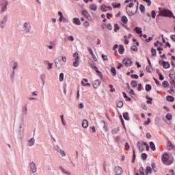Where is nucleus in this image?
<instances>
[{"mask_svg": "<svg viewBox=\"0 0 175 175\" xmlns=\"http://www.w3.org/2000/svg\"><path fill=\"white\" fill-rule=\"evenodd\" d=\"M101 57L103 61H109V59L107 58V55H105V54H102Z\"/></svg>", "mask_w": 175, "mask_h": 175, "instance_id": "603ef678", "label": "nucleus"}, {"mask_svg": "<svg viewBox=\"0 0 175 175\" xmlns=\"http://www.w3.org/2000/svg\"><path fill=\"white\" fill-rule=\"evenodd\" d=\"M135 31L136 32V33H137L138 35H140V38H142V36H143V31H142V28L137 27L135 28Z\"/></svg>", "mask_w": 175, "mask_h": 175, "instance_id": "f8f14e48", "label": "nucleus"}, {"mask_svg": "<svg viewBox=\"0 0 175 175\" xmlns=\"http://www.w3.org/2000/svg\"><path fill=\"white\" fill-rule=\"evenodd\" d=\"M139 10L141 11V13H143L144 10H146V7H144L143 4H141L139 5Z\"/></svg>", "mask_w": 175, "mask_h": 175, "instance_id": "a19ab883", "label": "nucleus"}, {"mask_svg": "<svg viewBox=\"0 0 175 175\" xmlns=\"http://www.w3.org/2000/svg\"><path fill=\"white\" fill-rule=\"evenodd\" d=\"M142 159H144V161H146L147 159V154L146 153H142Z\"/></svg>", "mask_w": 175, "mask_h": 175, "instance_id": "4d7b16f0", "label": "nucleus"}, {"mask_svg": "<svg viewBox=\"0 0 175 175\" xmlns=\"http://www.w3.org/2000/svg\"><path fill=\"white\" fill-rule=\"evenodd\" d=\"M152 170L154 171V173H157L158 172V169L157 168V165H155V163H152Z\"/></svg>", "mask_w": 175, "mask_h": 175, "instance_id": "473e14b6", "label": "nucleus"}, {"mask_svg": "<svg viewBox=\"0 0 175 175\" xmlns=\"http://www.w3.org/2000/svg\"><path fill=\"white\" fill-rule=\"evenodd\" d=\"M90 66H91L93 69H94V67L96 66V65H95V63H94V61H92V60L90 62Z\"/></svg>", "mask_w": 175, "mask_h": 175, "instance_id": "13d9d810", "label": "nucleus"}, {"mask_svg": "<svg viewBox=\"0 0 175 175\" xmlns=\"http://www.w3.org/2000/svg\"><path fill=\"white\" fill-rule=\"evenodd\" d=\"M58 16H60V18H59V21L62 22V18L64 17V14H62V12H58Z\"/></svg>", "mask_w": 175, "mask_h": 175, "instance_id": "49530a36", "label": "nucleus"}, {"mask_svg": "<svg viewBox=\"0 0 175 175\" xmlns=\"http://www.w3.org/2000/svg\"><path fill=\"white\" fill-rule=\"evenodd\" d=\"M73 23L74 24H76V25H80L81 24V22H80V19H79L78 18H74Z\"/></svg>", "mask_w": 175, "mask_h": 175, "instance_id": "412c9836", "label": "nucleus"}, {"mask_svg": "<svg viewBox=\"0 0 175 175\" xmlns=\"http://www.w3.org/2000/svg\"><path fill=\"white\" fill-rule=\"evenodd\" d=\"M111 72L113 76H116V75H117V71L116 70V68L114 67H111Z\"/></svg>", "mask_w": 175, "mask_h": 175, "instance_id": "4c0bfd02", "label": "nucleus"}, {"mask_svg": "<svg viewBox=\"0 0 175 175\" xmlns=\"http://www.w3.org/2000/svg\"><path fill=\"white\" fill-rule=\"evenodd\" d=\"M127 92L129 93L131 97H133V96H135V92H133V90L132 89H130L129 91H127Z\"/></svg>", "mask_w": 175, "mask_h": 175, "instance_id": "c03bdc74", "label": "nucleus"}, {"mask_svg": "<svg viewBox=\"0 0 175 175\" xmlns=\"http://www.w3.org/2000/svg\"><path fill=\"white\" fill-rule=\"evenodd\" d=\"M131 77L132 79H139V75L132 74V75H131Z\"/></svg>", "mask_w": 175, "mask_h": 175, "instance_id": "0e129e2a", "label": "nucleus"}, {"mask_svg": "<svg viewBox=\"0 0 175 175\" xmlns=\"http://www.w3.org/2000/svg\"><path fill=\"white\" fill-rule=\"evenodd\" d=\"M151 53H152V55L153 57H157V50L156 49H154V48H152Z\"/></svg>", "mask_w": 175, "mask_h": 175, "instance_id": "e433bc0d", "label": "nucleus"}, {"mask_svg": "<svg viewBox=\"0 0 175 175\" xmlns=\"http://www.w3.org/2000/svg\"><path fill=\"white\" fill-rule=\"evenodd\" d=\"M79 65H80L79 59L75 60V62H74V63H73V66L75 68H77V66H79Z\"/></svg>", "mask_w": 175, "mask_h": 175, "instance_id": "2f4dec72", "label": "nucleus"}, {"mask_svg": "<svg viewBox=\"0 0 175 175\" xmlns=\"http://www.w3.org/2000/svg\"><path fill=\"white\" fill-rule=\"evenodd\" d=\"M100 124H101V125H103L104 129H105L106 131H107V127L106 126V123L105 122V121L101 120V121H100Z\"/></svg>", "mask_w": 175, "mask_h": 175, "instance_id": "ea45409f", "label": "nucleus"}, {"mask_svg": "<svg viewBox=\"0 0 175 175\" xmlns=\"http://www.w3.org/2000/svg\"><path fill=\"white\" fill-rule=\"evenodd\" d=\"M123 170L122 168L120 166H118L115 168V174L116 175H121L122 174Z\"/></svg>", "mask_w": 175, "mask_h": 175, "instance_id": "9d476101", "label": "nucleus"}, {"mask_svg": "<svg viewBox=\"0 0 175 175\" xmlns=\"http://www.w3.org/2000/svg\"><path fill=\"white\" fill-rule=\"evenodd\" d=\"M131 49L133 50V51H137V46H136L135 45L132 46L131 47Z\"/></svg>", "mask_w": 175, "mask_h": 175, "instance_id": "e2e57ef3", "label": "nucleus"}, {"mask_svg": "<svg viewBox=\"0 0 175 175\" xmlns=\"http://www.w3.org/2000/svg\"><path fill=\"white\" fill-rule=\"evenodd\" d=\"M82 126H83V128L88 127V121L87 120H83L82 121Z\"/></svg>", "mask_w": 175, "mask_h": 175, "instance_id": "4be33fe9", "label": "nucleus"}, {"mask_svg": "<svg viewBox=\"0 0 175 175\" xmlns=\"http://www.w3.org/2000/svg\"><path fill=\"white\" fill-rule=\"evenodd\" d=\"M88 51H89L90 54H91L92 57H94V52L92 51V49L91 48L88 47Z\"/></svg>", "mask_w": 175, "mask_h": 175, "instance_id": "8fccbe9b", "label": "nucleus"}, {"mask_svg": "<svg viewBox=\"0 0 175 175\" xmlns=\"http://www.w3.org/2000/svg\"><path fill=\"white\" fill-rule=\"evenodd\" d=\"M163 68H164V69H169V68H170L169 62H163Z\"/></svg>", "mask_w": 175, "mask_h": 175, "instance_id": "f3484780", "label": "nucleus"}, {"mask_svg": "<svg viewBox=\"0 0 175 175\" xmlns=\"http://www.w3.org/2000/svg\"><path fill=\"white\" fill-rule=\"evenodd\" d=\"M163 87L164 88H167V87H169V82H167V81H163Z\"/></svg>", "mask_w": 175, "mask_h": 175, "instance_id": "c9c22d12", "label": "nucleus"}, {"mask_svg": "<svg viewBox=\"0 0 175 175\" xmlns=\"http://www.w3.org/2000/svg\"><path fill=\"white\" fill-rule=\"evenodd\" d=\"M6 23H8V16L5 15L1 21H0V28L1 29H3L5 28V26L6 25Z\"/></svg>", "mask_w": 175, "mask_h": 175, "instance_id": "423d86ee", "label": "nucleus"}, {"mask_svg": "<svg viewBox=\"0 0 175 175\" xmlns=\"http://www.w3.org/2000/svg\"><path fill=\"white\" fill-rule=\"evenodd\" d=\"M159 80H161V81L165 80V77L162 75V73H159Z\"/></svg>", "mask_w": 175, "mask_h": 175, "instance_id": "680f3d73", "label": "nucleus"}, {"mask_svg": "<svg viewBox=\"0 0 175 175\" xmlns=\"http://www.w3.org/2000/svg\"><path fill=\"white\" fill-rule=\"evenodd\" d=\"M59 81L60 82H62L64 81V73L61 72L59 74Z\"/></svg>", "mask_w": 175, "mask_h": 175, "instance_id": "09e8293b", "label": "nucleus"}, {"mask_svg": "<svg viewBox=\"0 0 175 175\" xmlns=\"http://www.w3.org/2000/svg\"><path fill=\"white\" fill-rule=\"evenodd\" d=\"M60 118L63 125H66V122H65V120H64V115H62L60 116Z\"/></svg>", "mask_w": 175, "mask_h": 175, "instance_id": "3c124183", "label": "nucleus"}, {"mask_svg": "<svg viewBox=\"0 0 175 175\" xmlns=\"http://www.w3.org/2000/svg\"><path fill=\"white\" fill-rule=\"evenodd\" d=\"M152 89V87H151V85L147 84V85H146L145 90H146V91L147 92L151 91Z\"/></svg>", "mask_w": 175, "mask_h": 175, "instance_id": "c85d7f7f", "label": "nucleus"}, {"mask_svg": "<svg viewBox=\"0 0 175 175\" xmlns=\"http://www.w3.org/2000/svg\"><path fill=\"white\" fill-rule=\"evenodd\" d=\"M173 144H172V142H168L167 144V150H173Z\"/></svg>", "mask_w": 175, "mask_h": 175, "instance_id": "c756f323", "label": "nucleus"}, {"mask_svg": "<svg viewBox=\"0 0 175 175\" xmlns=\"http://www.w3.org/2000/svg\"><path fill=\"white\" fill-rule=\"evenodd\" d=\"M151 68H152V66H146V72H148L149 73H151Z\"/></svg>", "mask_w": 175, "mask_h": 175, "instance_id": "6e6d98bb", "label": "nucleus"}, {"mask_svg": "<svg viewBox=\"0 0 175 175\" xmlns=\"http://www.w3.org/2000/svg\"><path fill=\"white\" fill-rule=\"evenodd\" d=\"M81 84L82 85H83V87H91V83H85L84 81H81Z\"/></svg>", "mask_w": 175, "mask_h": 175, "instance_id": "79ce46f5", "label": "nucleus"}, {"mask_svg": "<svg viewBox=\"0 0 175 175\" xmlns=\"http://www.w3.org/2000/svg\"><path fill=\"white\" fill-rule=\"evenodd\" d=\"M28 109L27 108V105L25 106V108H24V109H23V114L25 115V116H26V114H27L28 113Z\"/></svg>", "mask_w": 175, "mask_h": 175, "instance_id": "5fc2aeb1", "label": "nucleus"}, {"mask_svg": "<svg viewBox=\"0 0 175 175\" xmlns=\"http://www.w3.org/2000/svg\"><path fill=\"white\" fill-rule=\"evenodd\" d=\"M35 144V138H31L27 141V146L32 147Z\"/></svg>", "mask_w": 175, "mask_h": 175, "instance_id": "ddd939ff", "label": "nucleus"}, {"mask_svg": "<svg viewBox=\"0 0 175 175\" xmlns=\"http://www.w3.org/2000/svg\"><path fill=\"white\" fill-rule=\"evenodd\" d=\"M170 158V157L167 154V153H165L164 154L162 155L161 157V161L162 162H163V163L165 165H170L169 163H168V161H169V159Z\"/></svg>", "mask_w": 175, "mask_h": 175, "instance_id": "20e7f679", "label": "nucleus"}, {"mask_svg": "<svg viewBox=\"0 0 175 175\" xmlns=\"http://www.w3.org/2000/svg\"><path fill=\"white\" fill-rule=\"evenodd\" d=\"M45 65H48V70H50V69H53V63H50L49 61L44 62Z\"/></svg>", "mask_w": 175, "mask_h": 175, "instance_id": "aec40b11", "label": "nucleus"}, {"mask_svg": "<svg viewBox=\"0 0 175 175\" xmlns=\"http://www.w3.org/2000/svg\"><path fill=\"white\" fill-rule=\"evenodd\" d=\"M101 11L102 12H107L108 9H107V6H106V5H103L100 8Z\"/></svg>", "mask_w": 175, "mask_h": 175, "instance_id": "72a5a7b5", "label": "nucleus"}, {"mask_svg": "<svg viewBox=\"0 0 175 175\" xmlns=\"http://www.w3.org/2000/svg\"><path fill=\"white\" fill-rule=\"evenodd\" d=\"M166 99L168 102H174V97L172 96H167L166 97Z\"/></svg>", "mask_w": 175, "mask_h": 175, "instance_id": "bb28decb", "label": "nucleus"}, {"mask_svg": "<svg viewBox=\"0 0 175 175\" xmlns=\"http://www.w3.org/2000/svg\"><path fill=\"white\" fill-rule=\"evenodd\" d=\"M145 173L146 175L151 174V173H152V168L150 166L146 167Z\"/></svg>", "mask_w": 175, "mask_h": 175, "instance_id": "dca6fc26", "label": "nucleus"}, {"mask_svg": "<svg viewBox=\"0 0 175 175\" xmlns=\"http://www.w3.org/2000/svg\"><path fill=\"white\" fill-rule=\"evenodd\" d=\"M131 85L133 88H136L137 87V81H131Z\"/></svg>", "mask_w": 175, "mask_h": 175, "instance_id": "5701e85b", "label": "nucleus"}, {"mask_svg": "<svg viewBox=\"0 0 175 175\" xmlns=\"http://www.w3.org/2000/svg\"><path fill=\"white\" fill-rule=\"evenodd\" d=\"M130 148H131V146H129V144L128 142H126L125 150H126V151H128V150H129Z\"/></svg>", "mask_w": 175, "mask_h": 175, "instance_id": "052dcab7", "label": "nucleus"}, {"mask_svg": "<svg viewBox=\"0 0 175 175\" xmlns=\"http://www.w3.org/2000/svg\"><path fill=\"white\" fill-rule=\"evenodd\" d=\"M73 57L75 59V60L80 59V57H79V53L77 52L74 53Z\"/></svg>", "mask_w": 175, "mask_h": 175, "instance_id": "de8ad7c7", "label": "nucleus"}, {"mask_svg": "<svg viewBox=\"0 0 175 175\" xmlns=\"http://www.w3.org/2000/svg\"><path fill=\"white\" fill-rule=\"evenodd\" d=\"M82 14H83V16H84V17H86V18H88V20H90V18H91V16L90 15L88 12H87L85 10L82 12Z\"/></svg>", "mask_w": 175, "mask_h": 175, "instance_id": "a211bd4d", "label": "nucleus"}, {"mask_svg": "<svg viewBox=\"0 0 175 175\" xmlns=\"http://www.w3.org/2000/svg\"><path fill=\"white\" fill-rule=\"evenodd\" d=\"M135 2H137V3L135 12H133V10H128V6L126 8V10L129 16H134V14H136V13H137V11L139 10V2L137 1V0H135Z\"/></svg>", "mask_w": 175, "mask_h": 175, "instance_id": "39448f33", "label": "nucleus"}, {"mask_svg": "<svg viewBox=\"0 0 175 175\" xmlns=\"http://www.w3.org/2000/svg\"><path fill=\"white\" fill-rule=\"evenodd\" d=\"M90 9H91V10H93L94 12H96V10H98V7L96 6V5L92 4L90 6Z\"/></svg>", "mask_w": 175, "mask_h": 175, "instance_id": "7c9ffc66", "label": "nucleus"}, {"mask_svg": "<svg viewBox=\"0 0 175 175\" xmlns=\"http://www.w3.org/2000/svg\"><path fill=\"white\" fill-rule=\"evenodd\" d=\"M144 2H146L148 6H151V0H143Z\"/></svg>", "mask_w": 175, "mask_h": 175, "instance_id": "338daca9", "label": "nucleus"}, {"mask_svg": "<svg viewBox=\"0 0 175 175\" xmlns=\"http://www.w3.org/2000/svg\"><path fill=\"white\" fill-rule=\"evenodd\" d=\"M150 147L152 151H155V150H156L155 144H154V142H150Z\"/></svg>", "mask_w": 175, "mask_h": 175, "instance_id": "cd10ccee", "label": "nucleus"}, {"mask_svg": "<svg viewBox=\"0 0 175 175\" xmlns=\"http://www.w3.org/2000/svg\"><path fill=\"white\" fill-rule=\"evenodd\" d=\"M8 0H1L0 1V8L1 13H5L8 10Z\"/></svg>", "mask_w": 175, "mask_h": 175, "instance_id": "7ed1b4c3", "label": "nucleus"}, {"mask_svg": "<svg viewBox=\"0 0 175 175\" xmlns=\"http://www.w3.org/2000/svg\"><path fill=\"white\" fill-rule=\"evenodd\" d=\"M122 23H124V24H126L128 23V18H126V16H122Z\"/></svg>", "mask_w": 175, "mask_h": 175, "instance_id": "37998d69", "label": "nucleus"}, {"mask_svg": "<svg viewBox=\"0 0 175 175\" xmlns=\"http://www.w3.org/2000/svg\"><path fill=\"white\" fill-rule=\"evenodd\" d=\"M29 167H30L31 170L32 171V173H36L37 167H36V165L35 164V163L33 161L30 163Z\"/></svg>", "mask_w": 175, "mask_h": 175, "instance_id": "1a4fd4ad", "label": "nucleus"}, {"mask_svg": "<svg viewBox=\"0 0 175 175\" xmlns=\"http://www.w3.org/2000/svg\"><path fill=\"white\" fill-rule=\"evenodd\" d=\"M156 16H157V13L155 12L154 10H152V18H155Z\"/></svg>", "mask_w": 175, "mask_h": 175, "instance_id": "69168bd1", "label": "nucleus"}, {"mask_svg": "<svg viewBox=\"0 0 175 175\" xmlns=\"http://www.w3.org/2000/svg\"><path fill=\"white\" fill-rule=\"evenodd\" d=\"M13 70H17L18 69V64L17 62H14L12 64Z\"/></svg>", "mask_w": 175, "mask_h": 175, "instance_id": "b1692460", "label": "nucleus"}, {"mask_svg": "<svg viewBox=\"0 0 175 175\" xmlns=\"http://www.w3.org/2000/svg\"><path fill=\"white\" fill-rule=\"evenodd\" d=\"M166 120H168V121H170L172 120V114L167 113L165 116Z\"/></svg>", "mask_w": 175, "mask_h": 175, "instance_id": "a18cd8bd", "label": "nucleus"}, {"mask_svg": "<svg viewBox=\"0 0 175 175\" xmlns=\"http://www.w3.org/2000/svg\"><path fill=\"white\" fill-rule=\"evenodd\" d=\"M44 75H41L40 76V79H41V81H42V84H43V85H44Z\"/></svg>", "mask_w": 175, "mask_h": 175, "instance_id": "864d4df0", "label": "nucleus"}, {"mask_svg": "<svg viewBox=\"0 0 175 175\" xmlns=\"http://www.w3.org/2000/svg\"><path fill=\"white\" fill-rule=\"evenodd\" d=\"M31 23L25 22L23 24L22 32H23V33H29V32H31Z\"/></svg>", "mask_w": 175, "mask_h": 175, "instance_id": "f03ea898", "label": "nucleus"}, {"mask_svg": "<svg viewBox=\"0 0 175 175\" xmlns=\"http://www.w3.org/2000/svg\"><path fill=\"white\" fill-rule=\"evenodd\" d=\"M118 31H120V26L117 23H116L114 25V31L117 32Z\"/></svg>", "mask_w": 175, "mask_h": 175, "instance_id": "58836bf2", "label": "nucleus"}, {"mask_svg": "<svg viewBox=\"0 0 175 175\" xmlns=\"http://www.w3.org/2000/svg\"><path fill=\"white\" fill-rule=\"evenodd\" d=\"M59 169L60 170H62V172L63 173H64V174H68V175L72 174V172H70L66 170L65 168H63L62 166H60V167H59Z\"/></svg>", "mask_w": 175, "mask_h": 175, "instance_id": "4468645a", "label": "nucleus"}, {"mask_svg": "<svg viewBox=\"0 0 175 175\" xmlns=\"http://www.w3.org/2000/svg\"><path fill=\"white\" fill-rule=\"evenodd\" d=\"M171 84L174 88H175V81L174 79H172L171 81Z\"/></svg>", "mask_w": 175, "mask_h": 175, "instance_id": "774afa93", "label": "nucleus"}, {"mask_svg": "<svg viewBox=\"0 0 175 175\" xmlns=\"http://www.w3.org/2000/svg\"><path fill=\"white\" fill-rule=\"evenodd\" d=\"M124 106V103L122 101H119L118 103V107H122Z\"/></svg>", "mask_w": 175, "mask_h": 175, "instance_id": "bf43d9fd", "label": "nucleus"}, {"mask_svg": "<svg viewBox=\"0 0 175 175\" xmlns=\"http://www.w3.org/2000/svg\"><path fill=\"white\" fill-rule=\"evenodd\" d=\"M159 16H161V17H170L175 18V16L173 15V12L169 10L163 9L162 8H159Z\"/></svg>", "mask_w": 175, "mask_h": 175, "instance_id": "f257e3e1", "label": "nucleus"}, {"mask_svg": "<svg viewBox=\"0 0 175 175\" xmlns=\"http://www.w3.org/2000/svg\"><path fill=\"white\" fill-rule=\"evenodd\" d=\"M137 146L141 152L142 151H144V142H143V141L138 142Z\"/></svg>", "mask_w": 175, "mask_h": 175, "instance_id": "0eeeda50", "label": "nucleus"}, {"mask_svg": "<svg viewBox=\"0 0 175 175\" xmlns=\"http://www.w3.org/2000/svg\"><path fill=\"white\" fill-rule=\"evenodd\" d=\"M123 118L126 121H129V120H130V118H129V113L128 112H124L123 113Z\"/></svg>", "mask_w": 175, "mask_h": 175, "instance_id": "6ab92c4d", "label": "nucleus"}, {"mask_svg": "<svg viewBox=\"0 0 175 175\" xmlns=\"http://www.w3.org/2000/svg\"><path fill=\"white\" fill-rule=\"evenodd\" d=\"M122 62L125 66H131L132 65V60L129 58L124 59Z\"/></svg>", "mask_w": 175, "mask_h": 175, "instance_id": "6e6552de", "label": "nucleus"}, {"mask_svg": "<svg viewBox=\"0 0 175 175\" xmlns=\"http://www.w3.org/2000/svg\"><path fill=\"white\" fill-rule=\"evenodd\" d=\"M101 81L99 79L95 80L93 81V87L94 88L96 89L100 86Z\"/></svg>", "mask_w": 175, "mask_h": 175, "instance_id": "9b49d317", "label": "nucleus"}, {"mask_svg": "<svg viewBox=\"0 0 175 175\" xmlns=\"http://www.w3.org/2000/svg\"><path fill=\"white\" fill-rule=\"evenodd\" d=\"M124 51H125V48H124V45L120 44L118 48L119 54H124Z\"/></svg>", "mask_w": 175, "mask_h": 175, "instance_id": "2eb2a0df", "label": "nucleus"}, {"mask_svg": "<svg viewBox=\"0 0 175 175\" xmlns=\"http://www.w3.org/2000/svg\"><path fill=\"white\" fill-rule=\"evenodd\" d=\"M112 6L114 8V9H117L118 8H121V3H113Z\"/></svg>", "mask_w": 175, "mask_h": 175, "instance_id": "393cba45", "label": "nucleus"}, {"mask_svg": "<svg viewBox=\"0 0 175 175\" xmlns=\"http://www.w3.org/2000/svg\"><path fill=\"white\" fill-rule=\"evenodd\" d=\"M146 171V170H144V167H141L139 168V172L141 175H146V173L144 172Z\"/></svg>", "mask_w": 175, "mask_h": 175, "instance_id": "f704fd0d", "label": "nucleus"}, {"mask_svg": "<svg viewBox=\"0 0 175 175\" xmlns=\"http://www.w3.org/2000/svg\"><path fill=\"white\" fill-rule=\"evenodd\" d=\"M57 152H59L60 155H62V157L66 156V153H65V151L62 149H58Z\"/></svg>", "mask_w": 175, "mask_h": 175, "instance_id": "a878e982", "label": "nucleus"}]
</instances>
